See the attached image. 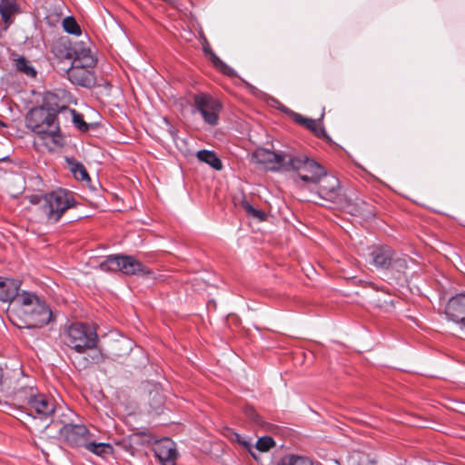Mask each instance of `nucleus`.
<instances>
[{"label":"nucleus","mask_w":465,"mask_h":465,"mask_svg":"<svg viewBox=\"0 0 465 465\" xmlns=\"http://www.w3.org/2000/svg\"><path fill=\"white\" fill-rule=\"evenodd\" d=\"M26 124L34 133L41 135L51 149L62 145L63 138L54 113L44 107L35 108L27 115Z\"/></svg>","instance_id":"f257e3e1"},{"label":"nucleus","mask_w":465,"mask_h":465,"mask_svg":"<svg viewBox=\"0 0 465 465\" xmlns=\"http://www.w3.org/2000/svg\"><path fill=\"white\" fill-rule=\"evenodd\" d=\"M15 305L18 307L13 312L21 317L26 328H41L51 321L50 308L33 293L23 292Z\"/></svg>","instance_id":"f03ea898"},{"label":"nucleus","mask_w":465,"mask_h":465,"mask_svg":"<svg viewBox=\"0 0 465 465\" xmlns=\"http://www.w3.org/2000/svg\"><path fill=\"white\" fill-rule=\"evenodd\" d=\"M42 209L49 221L58 222L63 214L76 204L74 194L64 189H57L43 197Z\"/></svg>","instance_id":"7ed1b4c3"},{"label":"nucleus","mask_w":465,"mask_h":465,"mask_svg":"<svg viewBox=\"0 0 465 465\" xmlns=\"http://www.w3.org/2000/svg\"><path fill=\"white\" fill-rule=\"evenodd\" d=\"M285 171L297 172L298 178L307 184H316L324 174V168L313 159L292 153L288 156Z\"/></svg>","instance_id":"20e7f679"},{"label":"nucleus","mask_w":465,"mask_h":465,"mask_svg":"<svg viewBox=\"0 0 465 465\" xmlns=\"http://www.w3.org/2000/svg\"><path fill=\"white\" fill-rule=\"evenodd\" d=\"M64 342L77 352H84L86 349H93L97 343L95 330L81 322L72 323L65 334Z\"/></svg>","instance_id":"39448f33"},{"label":"nucleus","mask_w":465,"mask_h":465,"mask_svg":"<svg viewBox=\"0 0 465 465\" xmlns=\"http://www.w3.org/2000/svg\"><path fill=\"white\" fill-rule=\"evenodd\" d=\"M104 272H121L128 275L149 276L152 271L131 255H111L100 262Z\"/></svg>","instance_id":"423d86ee"},{"label":"nucleus","mask_w":465,"mask_h":465,"mask_svg":"<svg viewBox=\"0 0 465 465\" xmlns=\"http://www.w3.org/2000/svg\"><path fill=\"white\" fill-rule=\"evenodd\" d=\"M193 104V113H199L206 124L216 126L219 124L223 105L217 98L207 94H199L194 95Z\"/></svg>","instance_id":"0eeeda50"},{"label":"nucleus","mask_w":465,"mask_h":465,"mask_svg":"<svg viewBox=\"0 0 465 465\" xmlns=\"http://www.w3.org/2000/svg\"><path fill=\"white\" fill-rule=\"evenodd\" d=\"M23 166L20 163L13 162L8 156L2 157V177L8 193L16 196L25 188V178L22 174Z\"/></svg>","instance_id":"6e6552de"},{"label":"nucleus","mask_w":465,"mask_h":465,"mask_svg":"<svg viewBox=\"0 0 465 465\" xmlns=\"http://www.w3.org/2000/svg\"><path fill=\"white\" fill-rule=\"evenodd\" d=\"M289 155L290 153H277L268 149L258 148L252 153L251 161L264 169L285 171Z\"/></svg>","instance_id":"1a4fd4ad"},{"label":"nucleus","mask_w":465,"mask_h":465,"mask_svg":"<svg viewBox=\"0 0 465 465\" xmlns=\"http://www.w3.org/2000/svg\"><path fill=\"white\" fill-rule=\"evenodd\" d=\"M30 395L27 404L31 411H35L40 419H47L55 410L54 401L45 394H34L33 389L30 388Z\"/></svg>","instance_id":"9d476101"},{"label":"nucleus","mask_w":465,"mask_h":465,"mask_svg":"<svg viewBox=\"0 0 465 465\" xmlns=\"http://www.w3.org/2000/svg\"><path fill=\"white\" fill-rule=\"evenodd\" d=\"M393 250L388 245H373L368 248V262L378 270L390 269Z\"/></svg>","instance_id":"9b49d317"},{"label":"nucleus","mask_w":465,"mask_h":465,"mask_svg":"<svg viewBox=\"0 0 465 465\" xmlns=\"http://www.w3.org/2000/svg\"><path fill=\"white\" fill-rule=\"evenodd\" d=\"M20 285L21 282L17 279L2 277V302L10 303L6 313L11 322H13L12 313L18 307L15 305V302L21 297V294H18Z\"/></svg>","instance_id":"f8f14e48"},{"label":"nucleus","mask_w":465,"mask_h":465,"mask_svg":"<svg viewBox=\"0 0 465 465\" xmlns=\"http://www.w3.org/2000/svg\"><path fill=\"white\" fill-rule=\"evenodd\" d=\"M67 75L71 83L84 87L93 85L94 82L93 68L84 67L79 60H73L71 67L67 70Z\"/></svg>","instance_id":"ddd939ff"},{"label":"nucleus","mask_w":465,"mask_h":465,"mask_svg":"<svg viewBox=\"0 0 465 465\" xmlns=\"http://www.w3.org/2000/svg\"><path fill=\"white\" fill-rule=\"evenodd\" d=\"M447 317L452 322L465 326V292L451 297L445 308Z\"/></svg>","instance_id":"4468645a"},{"label":"nucleus","mask_w":465,"mask_h":465,"mask_svg":"<svg viewBox=\"0 0 465 465\" xmlns=\"http://www.w3.org/2000/svg\"><path fill=\"white\" fill-rule=\"evenodd\" d=\"M316 184L318 187V194L321 198L336 203L339 198L340 182L332 175H328L324 171V174Z\"/></svg>","instance_id":"2eb2a0df"},{"label":"nucleus","mask_w":465,"mask_h":465,"mask_svg":"<svg viewBox=\"0 0 465 465\" xmlns=\"http://www.w3.org/2000/svg\"><path fill=\"white\" fill-rule=\"evenodd\" d=\"M153 452L156 458L163 463L173 462L174 464L178 457L176 444L169 438L156 440L153 444Z\"/></svg>","instance_id":"dca6fc26"},{"label":"nucleus","mask_w":465,"mask_h":465,"mask_svg":"<svg viewBox=\"0 0 465 465\" xmlns=\"http://www.w3.org/2000/svg\"><path fill=\"white\" fill-rule=\"evenodd\" d=\"M88 433L85 426L80 424H64L60 429V434L67 442L73 445H82Z\"/></svg>","instance_id":"f3484780"},{"label":"nucleus","mask_w":465,"mask_h":465,"mask_svg":"<svg viewBox=\"0 0 465 465\" xmlns=\"http://www.w3.org/2000/svg\"><path fill=\"white\" fill-rule=\"evenodd\" d=\"M11 366L10 371H2V387L5 386L7 391L15 392L16 383L23 378V371L18 361H13Z\"/></svg>","instance_id":"a211bd4d"},{"label":"nucleus","mask_w":465,"mask_h":465,"mask_svg":"<svg viewBox=\"0 0 465 465\" xmlns=\"http://www.w3.org/2000/svg\"><path fill=\"white\" fill-rule=\"evenodd\" d=\"M22 12L16 0H2V22L5 25V30L14 22L15 15Z\"/></svg>","instance_id":"6ab92c4d"},{"label":"nucleus","mask_w":465,"mask_h":465,"mask_svg":"<svg viewBox=\"0 0 465 465\" xmlns=\"http://www.w3.org/2000/svg\"><path fill=\"white\" fill-rule=\"evenodd\" d=\"M73 50L70 41L64 38L57 39L52 45V53L59 60L71 59Z\"/></svg>","instance_id":"aec40b11"},{"label":"nucleus","mask_w":465,"mask_h":465,"mask_svg":"<svg viewBox=\"0 0 465 465\" xmlns=\"http://www.w3.org/2000/svg\"><path fill=\"white\" fill-rule=\"evenodd\" d=\"M74 54V60H79L80 64H83L84 67L94 68L96 64V59L88 48L74 47L73 55Z\"/></svg>","instance_id":"412c9836"},{"label":"nucleus","mask_w":465,"mask_h":465,"mask_svg":"<svg viewBox=\"0 0 465 465\" xmlns=\"http://www.w3.org/2000/svg\"><path fill=\"white\" fill-rule=\"evenodd\" d=\"M294 121L305 125L309 130L314 133V134L320 138L329 139L323 127L320 126L316 120L311 118H305L301 114H294Z\"/></svg>","instance_id":"4be33fe9"},{"label":"nucleus","mask_w":465,"mask_h":465,"mask_svg":"<svg viewBox=\"0 0 465 465\" xmlns=\"http://www.w3.org/2000/svg\"><path fill=\"white\" fill-rule=\"evenodd\" d=\"M65 161L67 163L70 172L73 173V175L74 176V178L76 180H79L82 182H89L90 181L88 173L83 163L76 161L74 158L67 157V158H65Z\"/></svg>","instance_id":"5701e85b"},{"label":"nucleus","mask_w":465,"mask_h":465,"mask_svg":"<svg viewBox=\"0 0 465 465\" xmlns=\"http://www.w3.org/2000/svg\"><path fill=\"white\" fill-rule=\"evenodd\" d=\"M88 350L89 352L87 353V356L79 359L77 361L79 367L83 369H85L92 364L101 363L104 361V355L100 350L95 349V347Z\"/></svg>","instance_id":"b1692460"},{"label":"nucleus","mask_w":465,"mask_h":465,"mask_svg":"<svg viewBox=\"0 0 465 465\" xmlns=\"http://www.w3.org/2000/svg\"><path fill=\"white\" fill-rule=\"evenodd\" d=\"M227 436L230 439V440L239 443L246 450L249 451V453L253 457V459L256 461H259V457H257L256 454L253 452L252 438H250L248 436L241 435L233 430H228Z\"/></svg>","instance_id":"393cba45"},{"label":"nucleus","mask_w":465,"mask_h":465,"mask_svg":"<svg viewBox=\"0 0 465 465\" xmlns=\"http://www.w3.org/2000/svg\"><path fill=\"white\" fill-rule=\"evenodd\" d=\"M196 156L199 161L209 164L215 170H221L223 167L222 161L217 157L214 152L209 150H200Z\"/></svg>","instance_id":"a878e982"},{"label":"nucleus","mask_w":465,"mask_h":465,"mask_svg":"<svg viewBox=\"0 0 465 465\" xmlns=\"http://www.w3.org/2000/svg\"><path fill=\"white\" fill-rule=\"evenodd\" d=\"M203 51L205 54H209L210 59L213 65L218 68L223 74L228 76H234L235 71L227 65L223 61H222L210 48L209 45L203 46Z\"/></svg>","instance_id":"bb28decb"},{"label":"nucleus","mask_w":465,"mask_h":465,"mask_svg":"<svg viewBox=\"0 0 465 465\" xmlns=\"http://www.w3.org/2000/svg\"><path fill=\"white\" fill-rule=\"evenodd\" d=\"M85 449L100 457H105L113 453V446L104 442L90 441L84 444Z\"/></svg>","instance_id":"cd10ccee"},{"label":"nucleus","mask_w":465,"mask_h":465,"mask_svg":"<svg viewBox=\"0 0 465 465\" xmlns=\"http://www.w3.org/2000/svg\"><path fill=\"white\" fill-rule=\"evenodd\" d=\"M278 465H314V462L308 456L287 454L282 458Z\"/></svg>","instance_id":"c85d7f7f"},{"label":"nucleus","mask_w":465,"mask_h":465,"mask_svg":"<svg viewBox=\"0 0 465 465\" xmlns=\"http://www.w3.org/2000/svg\"><path fill=\"white\" fill-rule=\"evenodd\" d=\"M411 261L406 255H400L393 252L391 261L390 269L397 272H404L408 268V262Z\"/></svg>","instance_id":"c756f323"},{"label":"nucleus","mask_w":465,"mask_h":465,"mask_svg":"<svg viewBox=\"0 0 465 465\" xmlns=\"http://www.w3.org/2000/svg\"><path fill=\"white\" fill-rule=\"evenodd\" d=\"M274 445L275 441L271 436L261 437L257 440L255 445L252 444L253 452L258 457V453L268 451Z\"/></svg>","instance_id":"7c9ffc66"},{"label":"nucleus","mask_w":465,"mask_h":465,"mask_svg":"<svg viewBox=\"0 0 465 465\" xmlns=\"http://www.w3.org/2000/svg\"><path fill=\"white\" fill-rule=\"evenodd\" d=\"M15 61L16 69L19 72L29 77H35L36 75V70L34 68L30 61L26 60L25 57H19Z\"/></svg>","instance_id":"2f4dec72"},{"label":"nucleus","mask_w":465,"mask_h":465,"mask_svg":"<svg viewBox=\"0 0 465 465\" xmlns=\"http://www.w3.org/2000/svg\"><path fill=\"white\" fill-rule=\"evenodd\" d=\"M64 30L71 35H80L81 29L75 19L72 16H67L63 20Z\"/></svg>","instance_id":"473e14b6"},{"label":"nucleus","mask_w":465,"mask_h":465,"mask_svg":"<svg viewBox=\"0 0 465 465\" xmlns=\"http://www.w3.org/2000/svg\"><path fill=\"white\" fill-rule=\"evenodd\" d=\"M70 114L74 126L83 133L88 132L89 124L84 122L83 115L74 109L70 110Z\"/></svg>","instance_id":"72a5a7b5"},{"label":"nucleus","mask_w":465,"mask_h":465,"mask_svg":"<svg viewBox=\"0 0 465 465\" xmlns=\"http://www.w3.org/2000/svg\"><path fill=\"white\" fill-rule=\"evenodd\" d=\"M242 207L243 209L245 210V212L247 213L248 215L253 217V218H256L258 219L259 221H263L265 220V213L261 211V210H257L255 209L252 205H251L249 203L245 202L242 203Z\"/></svg>","instance_id":"f704fd0d"},{"label":"nucleus","mask_w":465,"mask_h":465,"mask_svg":"<svg viewBox=\"0 0 465 465\" xmlns=\"http://www.w3.org/2000/svg\"><path fill=\"white\" fill-rule=\"evenodd\" d=\"M242 207L243 209L245 210V212L247 213L248 215L253 217V218H256L258 219L259 221H263L265 220V213L261 211V210H257L255 209L252 205H251L249 203L245 202L242 203Z\"/></svg>","instance_id":"c9c22d12"},{"label":"nucleus","mask_w":465,"mask_h":465,"mask_svg":"<svg viewBox=\"0 0 465 465\" xmlns=\"http://www.w3.org/2000/svg\"><path fill=\"white\" fill-rule=\"evenodd\" d=\"M244 413H245V415H246L249 419H251L252 420H253V421H255V422H257V423H260V421H261V420H260V417H259V415L256 413L255 410H254L252 407H250V406L246 407V408L244 409Z\"/></svg>","instance_id":"e433bc0d"},{"label":"nucleus","mask_w":465,"mask_h":465,"mask_svg":"<svg viewBox=\"0 0 465 465\" xmlns=\"http://www.w3.org/2000/svg\"><path fill=\"white\" fill-rule=\"evenodd\" d=\"M351 460H353L351 462L355 463L356 461L359 463V465H364L366 463V457L364 455H361L360 453H355L351 457Z\"/></svg>","instance_id":"4c0bfd02"},{"label":"nucleus","mask_w":465,"mask_h":465,"mask_svg":"<svg viewBox=\"0 0 465 465\" xmlns=\"http://www.w3.org/2000/svg\"><path fill=\"white\" fill-rule=\"evenodd\" d=\"M350 210L349 212L351 213L352 214L356 215L358 213V209L355 207V206H349Z\"/></svg>","instance_id":"58836bf2"},{"label":"nucleus","mask_w":465,"mask_h":465,"mask_svg":"<svg viewBox=\"0 0 465 465\" xmlns=\"http://www.w3.org/2000/svg\"><path fill=\"white\" fill-rule=\"evenodd\" d=\"M1 406H2V411H5L4 407L9 408V405L6 402H5V403L2 402Z\"/></svg>","instance_id":"ea45409f"},{"label":"nucleus","mask_w":465,"mask_h":465,"mask_svg":"<svg viewBox=\"0 0 465 465\" xmlns=\"http://www.w3.org/2000/svg\"><path fill=\"white\" fill-rule=\"evenodd\" d=\"M368 462L371 463V464H374L377 462V460H368Z\"/></svg>","instance_id":"a19ab883"},{"label":"nucleus","mask_w":465,"mask_h":465,"mask_svg":"<svg viewBox=\"0 0 465 465\" xmlns=\"http://www.w3.org/2000/svg\"><path fill=\"white\" fill-rule=\"evenodd\" d=\"M118 446L120 447H123V448H126V444L125 443H117Z\"/></svg>","instance_id":"79ce46f5"},{"label":"nucleus","mask_w":465,"mask_h":465,"mask_svg":"<svg viewBox=\"0 0 465 465\" xmlns=\"http://www.w3.org/2000/svg\"><path fill=\"white\" fill-rule=\"evenodd\" d=\"M441 463H442V465H451L450 462H447V461H443Z\"/></svg>","instance_id":"37998d69"},{"label":"nucleus","mask_w":465,"mask_h":465,"mask_svg":"<svg viewBox=\"0 0 465 465\" xmlns=\"http://www.w3.org/2000/svg\"><path fill=\"white\" fill-rule=\"evenodd\" d=\"M14 324L17 325L18 328H21L22 326L21 325H18L17 323L14 322Z\"/></svg>","instance_id":"c03bdc74"}]
</instances>
